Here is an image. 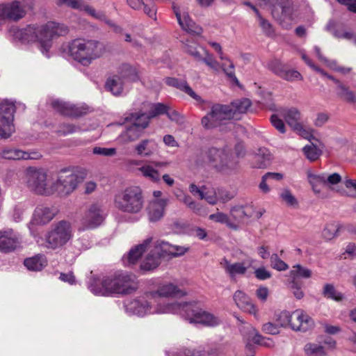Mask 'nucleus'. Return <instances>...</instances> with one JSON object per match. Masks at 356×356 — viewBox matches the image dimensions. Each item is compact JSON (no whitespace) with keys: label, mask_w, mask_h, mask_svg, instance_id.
<instances>
[{"label":"nucleus","mask_w":356,"mask_h":356,"mask_svg":"<svg viewBox=\"0 0 356 356\" xmlns=\"http://www.w3.org/2000/svg\"><path fill=\"white\" fill-rule=\"evenodd\" d=\"M165 112H167V106L163 104L158 103L151 104L148 114H144L148 118L149 120L150 118L165 114Z\"/></svg>","instance_id":"a18cd8bd"},{"label":"nucleus","mask_w":356,"mask_h":356,"mask_svg":"<svg viewBox=\"0 0 356 356\" xmlns=\"http://www.w3.org/2000/svg\"><path fill=\"white\" fill-rule=\"evenodd\" d=\"M57 212V209L54 207L39 206L35 209L33 220L37 224H46L54 218Z\"/></svg>","instance_id":"a878e982"},{"label":"nucleus","mask_w":356,"mask_h":356,"mask_svg":"<svg viewBox=\"0 0 356 356\" xmlns=\"http://www.w3.org/2000/svg\"><path fill=\"white\" fill-rule=\"evenodd\" d=\"M270 122L273 126L277 129L280 133L285 132V125L282 119L279 118L276 114L272 115Z\"/></svg>","instance_id":"e2e57ef3"},{"label":"nucleus","mask_w":356,"mask_h":356,"mask_svg":"<svg viewBox=\"0 0 356 356\" xmlns=\"http://www.w3.org/2000/svg\"><path fill=\"white\" fill-rule=\"evenodd\" d=\"M172 9L183 30L195 35H200L202 33V29L192 20L184 8L173 3Z\"/></svg>","instance_id":"f3484780"},{"label":"nucleus","mask_w":356,"mask_h":356,"mask_svg":"<svg viewBox=\"0 0 356 356\" xmlns=\"http://www.w3.org/2000/svg\"><path fill=\"white\" fill-rule=\"evenodd\" d=\"M302 285L303 283L300 280H291L290 282V289L297 299H301L304 296Z\"/></svg>","instance_id":"3c124183"},{"label":"nucleus","mask_w":356,"mask_h":356,"mask_svg":"<svg viewBox=\"0 0 356 356\" xmlns=\"http://www.w3.org/2000/svg\"><path fill=\"white\" fill-rule=\"evenodd\" d=\"M252 264V260L251 259H247L241 262H235L234 264H231L226 259H223L220 261V265L232 277L236 275H244Z\"/></svg>","instance_id":"412c9836"},{"label":"nucleus","mask_w":356,"mask_h":356,"mask_svg":"<svg viewBox=\"0 0 356 356\" xmlns=\"http://www.w3.org/2000/svg\"><path fill=\"white\" fill-rule=\"evenodd\" d=\"M280 197L285 203L290 207H296L298 205V201L291 192L287 189L284 190Z\"/></svg>","instance_id":"6e6d98bb"},{"label":"nucleus","mask_w":356,"mask_h":356,"mask_svg":"<svg viewBox=\"0 0 356 356\" xmlns=\"http://www.w3.org/2000/svg\"><path fill=\"white\" fill-rule=\"evenodd\" d=\"M25 14L26 11L19 1L0 4V20L18 21Z\"/></svg>","instance_id":"a211bd4d"},{"label":"nucleus","mask_w":356,"mask_h":356,"mask_svg":"<svg viewBox=\"0 0 356 356\" xmlns=\"http://www.w3.org/2000/svg\"><path fill=\"white\" fill-rule=\"evenodd\" d=\"M14 113L15 106L13 104L5 102L0 104V119L3 124V127H1L0 138H7L15 131L13 124Z\"/></svg>","instance_id":"dca6fc26"},{"label":"nucleus","mask_w":356,"mask_h":356,"mask_svg":"<svg viewBox=\"0 0 356 356\" xmlns=\"http://www.w3.org/2000/svg\"><path fill=\"white\" fill-rule=\"evenodd\" d=\"M201 200L204 199L208 203L215 204L217 202V195L213 188H208L204 186V191L201 193L200 197Z\"/></svg>","instance_id":"8fccbe9b"},{"label":"nucleus","mask_w":356,"mask_h":356,"mask_svg":"<svg viewBox=\"0 0 356 356\" xmlns=\"http://www.w3.org/2000/svg\"><path fill=\"white\" fill-rule=\"evenodd\" d=\"M83 179L84 177H79L70 170H62L56 181L54 182L56 193L60 196L67 195L76 188Z\"/></svg>","instance_id":"4468645a"},{"label":"nucleus","mask_w":356,"mask_h":356,"mask_svg":"<svg viewBox=\"0 0 356 356\" xmlns=\"http://www.w3.org/2000/svg\"><path fill=\"white\" fill-rule=\"evenodd\" d=\"M339 94L342 98L348 102H354L355 100V95L342 85L339 86Z\"/></svg>","instance_id":"bf43d9fd"},{"label":"nucleus","mask_w":356,"mask_h":356,"mask_svg":"<svg viewBox=\"0 0 356 356\" xmlns=\"http://www.w3.org/2000/svg\"><path fill=\"white\" fill-rule=\"evenodd\" d=\"M269 68L281 78L293 81L301 79L302 76L296 70L288 69V67L282 64L279 60H273L269 63Z\"/></svg>","instance_id":"4be33fe9"},{"label":"nucleus","mask_w":356,"mask_h":356,"mask_svg":"<svg viewBox=\"0 0 356 356\" xmlns=\"http://www.w3.org/2000/svg\"><path fill=\"white\" fill-rule=\"evenodd\" d=\"M116 150L115 148H105L100 147H95L93 148V153L95 154L103 156H113L115 154Z\"/></svg>","instance_id":"69168bd1"},{"label":"nucleus","mask_w":356,"mask_h":356,"mask_svg":"<svg viewBox=\"0 0 356 356\" xmlns=\"http://www.w3.org/2000/svg\"><path fill=\"white\" fill-rule=\"evenodd\" d=\"M252 341L256 344L266 347H271L273 346V341L270 339L264 337L259 334H255L252 339Z\"/></svg>","instance_id":"0e129e2a"},{"label":"nucleus","mask_w":356,"mask_h":356,"mask_svg":"<svg viewBox=\"0 0 356 356\" xmlns=\"http://www.w3.org/2000/svg\"><path fill=\"white\" fill-rule=\"evenodd\" d=\"M170 310L179 313L191 323H200L208 326H214L219 323L218 319L200 307L199 302H175Z\"/></svg>","instance_id":"7ed1b4c3"},{"label":"nucleus","mask_w":356,"mask_h":356,"mask_svg":"<svg viewBox=\"0 0 356 356\" xmlns=\"http://www.w3.org/2000/svg\"><path fill=\"white\" fill-rule=\"evenodd\" d=\"M307 174L308 181L311 184L314 192L316 194H320L322 189L325 188V177L324 175L314 174L310 170L307 171Z\"/></svg>","instance_id":"c9c22d12"},{"label":"nucleus","mask_w":356,"mask_h":356,"mask_svg":"<svg viewBox=\"0 0 356 356\" xmlns=\"http://www.w3.org/2000/svg\"><path fill=\"white\" fill-rule=\"evenodd\" d=\"M291 314L288 311H282L276 314L275 321L281 327L291 326Z\"/></svg>","instance_id":"09e8293b"},{"label":"nucleus","mask_w":356,"mask_h":356,"mask_svg":"<svg viewBox=\"0 0 356 356\" xmlns=\"http://www.w3.org/2000/svg\"><path fill=\"white\" fill-rule=\"evenodd\" d=\"M269 295L268 289L266 286H260L256 291L257 298L262 302L266 301Z\"/></svg>","instance_id":"774afa93"},{"label":"nucleus","mask_w":356,"mask_h":356,"mask_svg":"<svg viewBox=\"0 0 356 356\" xmlns=\"http://www.w3.org/2000/svg\"><path fill=\"white\" fill-rule=\"evenodd\" d=\"M305 156L311 161H316L321 154V150L312 142V145H306L303 148Z\"/></svg>","instance_id":"49530a36"},{"label":"nucleus","mask_w":356,"mask_h":356,"mask_svg":"<svg viewBox=\"0 0 356 356\" xmlns=\"http://www.w3.org/2000/svg\"><path fill=\"white\" fill-rule=\"evenodd\" d=\"M270 266L273 268L277 270H285L288 268V265L281 260L277 254H273L270 256Z\"/></svg>","instance_id":"864d4df0"},{"label":"nucleus","mask_w":356,"mask_h":356,"mask_svg":"<svg viewBox=\"0 0 356 356\" xmlns=\"http://www.w3.org/2000/svg\"><path fill=\"white\" fill-rule=\"evenodd\" d=\"M167 204V199H156L149 202L147 207V213L149 220L154 222L161 219L164 214L165 207Z\"/></svg>","instance_id":"393cba45"},{"label":"nucleus","mask_w":356,"mask_h":356,"mask_svg":"<svg viewBox=\"0 0 356 356\" xmlns=\"http://www.w3.org/2000/svg\"><path fill=\"white\" fill-rule=\"evenodd\" d=\"M234 113V118L236 120L239 119V115L246 112L248 108L250 106V102L248 99H243L240 100H236L229 105Z\"/></svg>","instance_id":"ea45409f"},{"label":"nucleus","mask_w":356,"mask_h":356,"mask_svg":"<svg viewBox=\"0 0 356 356\" xmlns=\"http://www.w3.org/2000/svg\"><path fill=\"white\" fill-rule=\"evenodd\" d=\"M219 58L222 61L221 65L218 63L220 66L219 70H222L231 81L238 85V81L235 76L234 65L233 62L228 57L224 55V54L219 55ZM219 72L220 71L218 72Z\"/></svg>","instance_id":"7c9ffc66"},{"label":"nucleus","mask_w":356,"mask_h":356,"mask_svg":"<svg viewBox=\"0 0 356 356\" xmlns=\"http://www.w3.org/2000/svg\"><path fill=\"white\" fill-rule=\"evenodd\" d=\"M255 277L260 280H264L271 277L270 271L266 270L265 268H259L254 271Z\"/></svg>","instance_id":"338daca9"},{"label":"nucleus","mask_w":356,"mask_h":356,"mask_svg":"<svg viewBox=\"0 0 356 356\" xmlns=\"http://www.w3.org/2000/svg\"><path fill=\"white\" fill-rule=\"evenodd\" d=\"M1 156L6 159H38L41 155L36 152H27L17 149H5Z\"/></svg>","instance_id":"bb28decb"},{"label":"nucleus","mask_w":356,"mask_h":356,"mask_svg":"<svg viewBox=\"0 0 356 356\" xmlns=\"http://www.w3.org/2000/svg\"><path fill=\"white\" fill-rule=\"evenodd\" d=\"M73 237L72 223L67 220H60L52 225L46 235V243L49 248L56 250L66 245Z\"/></svg>","instance_id":"6e6552de"},{"label":"nucleus","mask_w":356,"mask_h":356,"mask_svg":"<svg viewBox=\"0 0 356 356\" xmlns=\"http://www.w3.org/2000/svg\"><path fill=\"white\" fill-rule=\"evenodd\" d=\"M234 300L237 307L242 311L253 314L257 318V307L252 303L250 298L242 291H237L234 294Z\"/></svg>","instance_id":"b1692460"},{"label":"nucleus","mask_w":356,"mask_h":356,"mask_svg":"<svg viewBox=\"0 0 356 356\" xmlns=\"http://www.w3.org/2000/svg\"><path fill=\"white\" fill-rule=\"evenodd\" d=\"M282 178L283 175L280 173L268 172L263 176L261 182L259 184V188L264 193H268L270 188L268 186L267 181L270 179L281 180Z\"/></svg>","instance_id":"c03bdc74"},{"label":"nucleus","mask_w":356,"mask_h":356,"mask_svg":"<svg viewBox=\"0 0 356 356\" xmlns=\"http://www.w3.org/2000/svg\"><path fill=\"white\" fill-rule=\"evenodd\" d=\"M184 51L191 56L195 60L203 61L208 67L214 72H218L220 66L218 62L214 58L212 54L202 46H200L193 36H191L184 43Z\"/></svg>","instance_id":"f8f14e48"},{"label":"nucleus","mask_w":356,"mask_h":356,"mask_svg":"<svg viewBox=\"0 0 356 356\" xmlns=\"http://www.w3.org/2000/svg\"><path fill=\"white\" fill-rule=\"evenodd\" d=\"M304 352L306 356H327V353L323 346L308 343L304 347Z\"/></svg>","instance_id":"79ce46f5"},{"label":"nucleus","mask_w":356,"mask_h":356,"mask_svg":"<svg viewBox=\"0 0 356 356\" xmlns=\"http://www.w3.org/2000/svg\"><path fill=\"white\" fill-rule=\"evenodd\" d=\"M106 88L115 95H120L122 92L121 78L118 76L109 78L106 83Z\"/></svg>","instance_id":"a19ab883"},{"label":"nucleus","mask_w":356,"mask_h":356,"mask_svg":"<svg viewBox=\"0 0 356 356\" xmlns=\"http://www.w3.org/2000/svg\"><path fill=\"white\" fill-rule=\"evenodd\" d=\"M234 118L233 109L227 105L216 104L212 106L211 111L202 118V124L207 129L218 127L225 120Z\"/></svg>","instance_id":"ddd939ff"},{"label":"nucleus","mask_w":356,"mask_h":356,"mask_svg":"<svg viewBox=\"0 0 356 356\" xmlns=\"http://www.w3.org/2000/svg\"><path fill=\"white\" fill-rule=\"evenodd\" d=\"M68 29L64 24L48 22L42 25H29L22 31V40L27 42H38L42 48L47 50L53 40L64 36Z\"/></svg>","instance_id":"f257e3e1"},{"label":"nucleus","mask_w":356,"mask_h":356,"mask_svg":"<svg viewBox=\"0 0 356 356\" xmlns=\"http://www.w3.org/2000/svg\"><path fill=\"white\" fill-rule=\"evenodd\" d=\"M339 232L338 224L330 223L327 224L323 231V236L326 240H331L337 236V232Z\"/></svg>","instance_id":"de8ad7c7"},{"label":"nucleus","mask_w":356,"mask_h":356,"mask_svg":"<svg viewBox=\"0 0 356 356\" xmlns=\"http://www.w3.org/2000/svg\"><path fill=\"white\" fill-rule=\"evenodd\" d=\"M102 289L107 295H130L138 288L136 277L126 273L115 272L106 277L102 282Z\"/></svg>","instance_id":"f03ea898"},{"label":"nucleus","mask_w":356,"mask_h":356,"mask_svg":"<svg viewBox=\"0 0 356 356\" xmlns=\"http://www.w3.org/2000/svg\"><path fill=\"white\" fill-rule=\"evenodd\" d=\"M127 3L136 10L143 8L144 12L151 18L156 16V8L152 0H127Z\"/></svg>","instance_id":"c756f323"},{"label":"nucleus","mask_w":356,"mask_h":356,"mask_svg":"<svg viewBox=\"0 0 356 356\" xmlns=\"http://www.w3.org/2000/svg\"><path fill=\"white\" fill-rule=\"evenodd\" d=\"M141 175L146 179L153 181L158 182L160 180V173L154 167L152 163H145L138 168Z\"/></svg>","instance_id":"e433bc0d"},{"label":"nucleus","mask_w":356,"mask_h":356,"mask_svg":"<svg viewBox=\"0 0 356 356\" xmlns=\"http://www.w3.org/2000/svg\"><path fill=\"white\" fill-rule=\"evenodd\" d=\"M147 254L143 259L140 268L143 270H152L160 264V259L165 255L177 256L183 254L184 251L175 252V248L168 243L162 242L154 247L149 245Z\"/></svg>","instance_id":"1a4fd4ad"},{"label":"nucleus","mask_w":356,"mask_h":356,"mask_svg":"<svg viewBox=\"0 0 356 356\" xmlns=\"http://www.w3.org/2000/svg\"><path fill=\"white\" fill-rule=\"evenodd\" d=\"M209 163L218 170H223L226 168H232V163L229 161L228 154L223 150L211 148L208 152Z\"/></svg>","instance_id":"aec40b11"},{"label":"nucleus","mask_w":356,"mask_h":356,"mask_svg":"<svg viewBox=\"0 0 356 356\" xmlns=\"http://www.w3.org/2000/svg\"><path fill=\"white\" fill-rule=\"evenodd\" d=\"M165 82L167 85L170 86H172L179 89L180 90L184 92L193 99L196 101H200L201 98L198 96L188 86L187 82L185 80H179L176 78L168 77L165 79Z\"/></svg>","instance_id":"c85d7f7f"},{"label":"nucleus","mask_w":356,"mask_h":356,"mask_svg":"<svg viewBox=\"0 0 356 356\" xmlns=\"http://www.w3.org/2000/svg\"><path fill=\"white\" fill-rule=\"evenodd\" d=\"M282 116L284 118L287 124L293 129L302 124L301 114L300 111L295 108H284L280 111Z\"/></svg>","instance_id":"2f4dec72"},{"label":"nucleus","mask_w":356,"mask_h":356,"mask_svg":"<svg viewBox=\"0 0 356 356\" xmlns=\"http://www.w3.org/2000/svg\"><path fill=\"white\" fill-rule=\"evenodd\" d=\"M293 130L301 137L307 139L311 142L314 139V137L313 136V130L312 129H305L302 123L298 125V127L293 129Z\"/></svg>","instance_id":"13d9d810"},{"label":"nucleus","mask_w":356,"mask_h":356,"mask_svg":"<svg viewBox=\"0 0 356 356\" xmlns=\"http://www.w3.org/2000/svg\"><path fill=\"white\" fill-rule=\"evenodd\" d=\"M104 220V213L99 204L94 203L87 207L81 213L77 229L79 232L95 229Z\"/></svg>","instance_id":"9d476101"},{"label":"nucleus","mask_w":356,"mask_h":356,"mask_svg":"<svg viewBox=\"0 0 356 356\" xmlns=\"http://www.w3.org/2000/svg\"><path fill=\"white\" fill-rule=\"evenodd\" d=\"M86 0H58V5H67L73 8L86 10L91 16L99 18L95 10L85 3Z\"/></svg>","instance_id":"4c0bfd02"},{"label":"nucleus","mask_w":356,"mask_h":356,"mask_svg":"<svg viewBox=\"0 0 356 356\" xmlns=\"http://www.w3.org/2000/svg\"><path fill=\"white\" fill-rule=\"evenodd\" d=\"M271 156L266 149H260L259 154L252 158V166L257 168H266L270 163Z\"/></svg>","instance_id":"58836bf2"},{"label":"nucleus","mask_w":356,"mask_h":356,"mask_svg":"<svg viewBox=\"0 0 356 356\" xmlns=\"http://www.w3.org/2000/svg\"><path fill=\"white\" fill-rule=\"evenodd\" d=\"M151 243V240L147 239L145 241V242L140 245L136 246L132 248L128 254L127 257V263L128 264H134L136 263L138 259L141 257V255L147 252L149 249V244Z\"/></svg>","instance_id":"72a5a7b5"},{"label":"nucleus","mask_w":356,"mask_h":356,"mask_svg":"<svg viewBox=\"0 0 356 356\" xmlns=\"http://www.w3.org/2000/svg\"><path fill=\"white\" fill-rule=\"evenodd\" d=\"M326 185L325 188H330L334 189L333 186L339 184L341 181V177L338 173H333L325 177Z\"/></svg>","instance_id":"052dcab7"},{"label":"nucleus","mask_w":356,"mask_h":356,"mask_svg":"<svg viewBox=\"0 0 356 356\" xmlns=\"http://www.w3.org/2000/svg\"><path fill=\"white\" fill-rule=\"evenodd\" d=\"M157 148V144L154 140H143L136 146L135 149L139 156H149Z\"/></svg>","instance_id":"473e14b6"},{"label":"nucleus","mask_w":356,"mask_h":356,"mask_svg":"<svg viewBox=\"0 0 356 356\" xmlns=\"http://www.w3.org/2000/svg\"><path fill=\"white\" fill-rule=\"evenodd\" d=\"M143 71L138 65L123 64L120 67V76L123 79L136 82L140 80Z\"/></svg>","instance_id":"cd10ccee"},{"label":"nucleus","mask_w":356,"mask_h":356,"mask_svg":"<svg viewBox=\"0 0 356 356\" xmlns=\"http://www.w3.org/2000/svg\"><path fill=\"white\" fill-rule=\"evenodd\" d=\"M24 264L29 270L40 271L47 266V260L44 255L38 254L26 259Z\"/></svg>","instance_id":"f704fd0d"},{"label":"nucleus","mask_w":356,"mask_h":356,"mask_svg":"<svg viewBox=\"0 0 356 356\" xmlns=\"http://www.w3.org/2000/svg\"><path fill=\"white\" fill-rule=\"evenodd\" d=\"M344 185L348 192L339 191V193L342 195L346 193L350 196L356 197V179L346 178L344 181Z\"/></svg>","instance_id":"4d7b16f0"},{"label":"nucleus","mask_w":356,"mask_h":356,"mask_svg":"<svg viewBox=\"0 0 356 356\" xmlns=\"http://www.w3.org/2000/svg\"><path fill=\"white\" fill-rule=\"evenodd\" d=\"M324 294L327 298H332L337 301L341 300L343 299V295L337 292L333 286L330 284H327L324 287Z\"/></svg>","instance_id":"5fc2aeb1"},{"label":"nucleus","mask_w":356,"mask_h":356,"mask_svg":"<svg viewBox=\"0 0 356 356\" xmlns=\"http://www.w3.org/2000/svg\"><path fill=\"white\" fill-rule=\"evenodd\" d=\"M178 200L181 202H183L185 204H186L190 209H191L195 213L201 214L200 208L199 206L194 202L192 200V197L189 195H177Z\"/></svg>","instance_id":"603ef678"},{"label":"nucleus","mask_w":356,"mask_h":356,"mask_svg":"<svg viewBox=\"0 0 356 356\" xmlns=\"http://www.w3.org/2000/svg\"><path fill=\"white\" fill-rule=\"evenodd\" d=\"M186 294V291L173 283H160L157 289L147 292L145 296L136 300L134 308L138 314L146 313L152 307V300L161 297H181Z\"/></svg>","instance_id":"423d86ee"},{"label":"nucleus","mask_w":356,"mask_h":356,"mask_svg":"<svg viewBox=\"0 0 356 356\" xmlns=\"http://www.w3.org/2000/svg\"><path fill=\"white\" fill-rule=\"evenodd\" d=\"M26 180L28 188L37 194L49 195L56 193L54 181L42 169L28 168Z\"/></svg>","instance_id":"0eeeda50"},{"label":"nucleus","mask_w":356,"mask_h":356,"mask_svg":"<svg viewBox=\"0 0 356 356\" xmlns=\"http://www.w3.org/2000/svg\"><path fill=\"white\" fill-rule=\"evenodd\" d=\"M19 244V238L13 231H0V252L7 253L13 251Z\"/></svg>","instance_id":"5701e85b"},{"label":"nucleus","mask_w":356,"mask_h":356,"mask_svg":"<svg viewBox=\"0 0 356 356\" xmlns=\"http://www.w3.org/2000/svg\"><path fill=\"white\" fill-rule=\"evenodd\" d=\"M114 204L122 212L131 214L139 213L144 205L142 189L136 186L126 188L115 196Z\"/></svg>","instance_id":"39448f33"},{"label":"nucleus","mask_w":356,"mask_h":356,"mask_svg":"<svg viewBox=\"0 0 356 356\" xmlns=\"http://www.w3.org/2000/svg\"><path fill=\"white\" fill-rule=\"evenodd\" d=\"M125 121L131 124L122 136L123 140L127 142L138 139L148 125V118L144 113L131 114L125 118Z\"/></svg>","instance_id":"2eb2a0df"},{"label":"nucleus","mask_w":356,"mask_h":356,"mask_svg":"<svg viewBox=\"0 0 356 356\" xmlns=\"http://www.w3.org/2000/svg\"><path fill=\"white\" fill-rule=\"evenodd\" d=\"M314 325L313 319L303 310L296 309L291 313V327L305 332Z\"/></svg>","instance_id":"6ab92c4d"},{"label":"nucleus","mask_w":356,"mask_h":356,"mask_svg":"<svg viewBox=\"0 0 356 356\" xmlns=\"http://www.w3.org/2000/svg\"><path fill=\"white\" fill-rule=\"evenodd\" d=\"M252 8L254 9V10L256 12L257 15H258L260 26H261L263 30L265 31V33L268 35L273 34V31L271 24L268 22L266 21L264 18H262L259 15L258 10L254 7H252Z\"/></svg>","instance_id":"680f3d73"},{"label":"nucleus","mask_w":356,"mask_h":356,"mask_svg":"<svg viewBox=\"0 0 356 356\" xmlns=\"http://www.w3.org/2000/svg\"><path fill=\"white\" fill-rule=\"evenodd\" d=\"M69 52L74 60L83 65H88L102 54V45L95 40L77 38L70 42Z\"/></svg>","instance_id":"20e7f679"},{"label":"nucleus","mask_w":356,"mask_h":356,"mask_svg":"<svg viewBox=\"0 0 356 356\" xmlns=\"http://www.w3.org/2000/svg\"><path fill=\"white\" fill-rule=\"evenodd\" d=\"M311 276L312 271L300 265L293 266V269L290 271L291 280H300L299 277L309 278Z\"/></svg>","instance_id":"37998d69"},{"label":"nucleus","mask_w":356,"mask_h":356,"mask_svg":"<svg viewBox=\"0 0 356 356\" xmlns=\"http://www.w3.org/2000/svg\"><path fill=\"white\" fill-rule=\"evenodd\" d=\"M184 51L191 56L195 60L203 61L208 67L214 72H218L220 66L218 62L214 58L212 54L202 46H200L193 36H191L184 43Z\"/></svg>","instance_id":"9b49d317"}]
</instances>
